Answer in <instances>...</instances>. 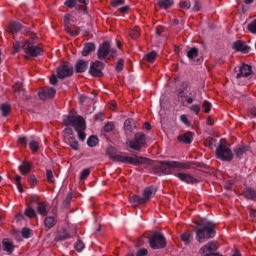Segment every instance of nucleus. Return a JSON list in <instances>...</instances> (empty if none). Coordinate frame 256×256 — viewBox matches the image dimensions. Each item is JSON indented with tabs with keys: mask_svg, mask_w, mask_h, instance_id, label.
I'll use <instances>...</instances> for the list:
<instances>
[{
	"mask_svg": "<svg viewBox=\"0 0 256 256\" xmlns=\"http://www.w3.org/2000/svg\"><path fill=\"white\" fill-rule=\"evenodd\" d=\"M196 228V240L198 243H203L205 239H213L215 237V223L207 220V218H201L200 222H195Z\"/></svg>",
	"mask_w": 256,
	"mask_h": 256,
	"instance_id": "obj_1",
	"label": "nucleus"
},
{
	"mask_svg": "<svg viewBox=\"0 0 256 256\" xmlns=\"http://www.w3.org/2000/svg\"><path fill=\"white\" fill-rule=\"evenodd\" d=\"M36 39L37 37H31L29 40H25V42L15 41L14 53H19L23 49L29 57H39L43 53V48L37 45Z\"/></svg>",
	"mask_w": 256,
	"mask_h": 256,
	"instance_id": "obj_2",
	"label": "nucleus"
},
{
	"mask_svg": "<svg viewBox=\"0 0 256 256\" xmlns=\"http://www.w3.org/2000/svg\"><path fill=\"white\" fill-rule=\"evenodd\" d=\"M63 125L65 127H74L75 131L78 133V138L80 141H85V129H87V125L85 124V119L81 116H75L73 114H69L67 118L63 120Z\"/></svg>",
	"mask_w": 256,
	"mask_h": 256,
	"instance_id": "obj_3",
	"label": "nucleus"
},
{
	"mask_svg": "<svg viewBox=\"0 0 256 256\" xmlns=\"http://www.w3.org/2000/svg\"><path fill=\"white\" fill-rule=\"evenodd\" d=\"M147 145V136L143 132L134 134L133 139L126 141L127 151L130 153H139Z\"/></svg>",
	"mask_w": 256,
	"mask_h": 256,
	"instance_id": "obj_4",
	"label": "nucleus"
},
{
	"mask_svg": "<svg viewBox=\"0 0 256 256\" xmlns=\"http://www.w3.org/2000/svg\"><path fill=\"white\" fill-rule=\"evenodd\" d=\"M215 153L217 159H221V161H233V151H231V148H229V143H227V139L225 138L220 140Z\"/></svg>",
	"mask_w": 256,
	"mask_h": 256,
	"instance_id": "obj_5",
	"label": "nucleus"
},
{
	"mask_svg": "<svg viewBox=\"0 0 256 256\" xmlns=\"http://www.w3.org/2000/svg\"><path fill=\"white\" fill-rule=\"evenodd\" d=\"M175 161H152V167L156 175H171L173 169H175Z\"/></svg>",
	"mask_w": 256,
	"mask_h": 256,
	"instance_id": "obj_6",
	"label": "nucleus"
},
{
	"mask_svg": "<svg viewBox=\"0 0 256 256\" xmlns=\"http://www.w3.org/2000/svg\"><path fill=\"white\" fill-rule=\"evenodd\" d=\"M197 97V92L191 88V86L187 84H183L182 89L178 92V100L181 103H188L191 105L193 103V99Z\"/></svg>",
	"mask_w": 256,
	"mask_h": 256,
	"instance_id": "obj_7",
	"label": "nucleus"
},
{
	"mask_svg": "<svg viewBox=\"0 0 256 256\" xmlns=\"http://www.w3.org/2000/svg\"><path fill=\"white\" fill-rule=\"evenodd\" d=\"M148 243L151 249H165L167 247V239L159 232H154L149 238Z\"/></svg>",
	"mask_w": 256,
	"mask_h": 256,
	"instance_id": "obj_8",
	"label": "nucleus"
},
{
	"mask_svg": "<svg viewBox=\"0 0 256 256\" xmlns=\"http://www.w3.org/2000/svg\"><path fill=\"white\" fill-rule=\"evenodd\" d=\"M119 163H130V165H152L153 160H150L149 158L143 157V156H137L129 157V156H122L118 158Z\"/></svg>",
	"mask_w": 256,
	"mask_h": 256,
	"instance_id": "obj_9",
	"label": "nucleus"
},
{
	"mask_svg": "<svg viewBox=\"0 0 256 256\" xmlns=\"http://www.w3.org/2000/svg\"><path fill=\"white\" fill-rule=\"evenodd\" d=\"M73 65L69 62H65L63 65L57 68V77L58 79H67L73 75Z\"/></svg>",
	"mask_w": 256,
	"mask_h": 256,
	"instance_id": "obj_10",
	"label": "nucleus"
},
{
	"mask_svg": "<svg viewBox=\"0 0 256 256\" xmlns=\"http://www.w3.org/2000/svg\"><path fill=\"white\" fill-rule=\"evenodd\" d=\"M104 69L105 64L99 60H96L90 64L89 73L92 75V77H103Z\"/></svg>",
	"mask_w": 256,
	"mask_h": 256,
	"instance_id": "obj_11",
	"label": "nucleus"
},
{
	"mask_svg": "<svg viewBox=\"0 0 256 256\" xmlns=\"http://www.w3.org/2000/svg\"><path fill=\"white\" fill-rule=\"evenodd\" d=\"M111 51V43L109 41H105L103 42L97 51V57L98 59H100L101 61H103V59H107V56L109 55Z\"/></svg>",
	"mask_w": 256,
	"mask_h": 256,
	"instance_id": "obj_12",
	"label": "nucleus"
},
{
	"mask_svg": "<svg viewBox=\"0 0 256 256\" xmlns=\"http://www.w3.org/2000/svg\"><path fill=\"white\" fill-rule=\"evenodd\" d=\"M235 71L237 73L236 79H241V77H249V75L253 73L251 65L247 64H243L242 66L235 68Z\"/></svg>",
	"mask_w": 256,
	"mask_h": 256,
	"instance_id": "obj_13",
	"label": "nucleus"
},
{
	"mask_svg": "<svg viewBox=\"0 0 256 256\" xmlns=\"http://www.w3.org/2000/svg\"><path fill=\"white\" fill-rule=\"evenodd\" d=\"M233 151L237 159H243L251 151V147L249 145H237Z\"/></svg>",
	"mask_w": 256,
	"mask_h": 256,
	"instance_id": "obj_14",
	"label": "nucleus"
},
{
	"mask_svg": "<svg viewBox=\"0 0 256 256\" xmlns=\"http://www.w3.org/2000/svg\"><path fill=\"white\" fill-rule=\"evenodd\" d=\"M217 242L210 241L206 245L200 248L199 253L200 255H205V253H215L217 251Z\"/></svg>",
	"mask_w": 256,
	"mask_h": 256,
	"instance_id": "obj_15",
	"label": "nucleus"
},
{
	"mask_svg": "<svg viewBox=\"0 0 256 256\" xmlns=\"http://www.w3.org/2000/svg\"><path fill=\"white\" fill-rule=\"evenodd\" d=\"M133 122H134L133 118H128L124 122V131H125V135H127V137H131V135H133V132L137 128V126H135V124Z\"/></svg>",
	"mask_w": 256,
	"mask_h": 256,
	"instance_id": "obj_16",
	"label": "nucleus"
},
{
	"mask_svg": "<svg viewBox=\"0 0 256 256\" xmlns=\"http://www.w3.org/2000/svg\"><path fill=\"white\" fill-rule=\"evenodd\" d=\"M232 49H235V51H240V53H249V51H251V47L246 45L241 40L235 41L232 45Z\"/></svg>",
	"mask_w": 256,
	"mask_h": 256,
	"instance_id": "obj_17",
	"label": "nucleus"
},
{
	"mask_svg": "<svg viewBox=\"0 0 256 256\" xmlns=\"http://www.w3.org/2000/svg\"><path fill=\"white\" fill-rule=\"evenodd\" d=\"M175 177H178V179H180V181H184V183H188V184H191V185H195V183H199V180L195 179L190 174L176 173Z\"/></svg>",
	"mask_w": 256,
	"mask_h": 256,
	"instance_id": "obj_18",
	"label": "nucleus"
},
{
	"mask_svg": "<svg viewBox=\"0 0 256 256\" xmlns=\"http://www.w3.org/2000/svg\"><path fill=\"white\" fill-rule=\"evenodd\" d=\"M21 29H23L22 23H19L17 21H12L10 22L7 28V32L10 33V35H17V33L21 31Z\"/></svg>",
	"mask_w": 256,
	"mask_h": 256,
	"instance_id": "obj_19",
	"label": "nucleus"
},
{
	"mask_svg": "<svg viewBox=\"0 0 256 256\" xmlns=\"http://www.w3.org/2000/svg\"><path fill=\"white\" fill-rule=\"evenodd\" d=\"M2 249L3 251H6V253H9V255H11V253L15 251V246L13 245V241L9 238H4L2 240Z\"/></svg>",
	"mask_w": 256,
	"mask_h": 256,
	"instance_id": "obj_20",
	"label": "nucleus"
},
{
	"mask_svg": "<svg viewBox=\"0 0 256 256\" xmlns=\"http://www.w3.org/2000/svg\"><path fill=\"white\" fill-rule=\"evenodd\" d=\"M74 67L76 73H85V71H87L89 68V62L85 60H78Z\"/></svg>",
	"mask_w": 256,
	"mask_h": 256,
	"instance_id": "obj_21",
	"label": "nucleus"
},
{
	"mask_svg": "<svg viewBox=\"0 0 256 256\" xmlns=\"http://www.w3.org/2000/svg\"><path fill=\"white\" fill-rule=\"evenodd\" d=\"M193 132L188 131L182 135L178 136V141H180L181 143H185L186 145H191V143H193Z\"/></svg>",
	"mask_w": 256,
	"mask_h": 256,
	"instance_id": "obj_22",
	"label": "nucleus"
},
{
	"mask_svg": "<svg viewBox=\"0 0 256 256\" xmlns=\"http://www.w3.org/2000/svg\"><path fill=\"white\" fill-rule=\"evenodd\" d=\"M67 239H71V234L67 232L65 229L58 230L54 241L58 243L59 241H67Z\"/></svg>",
	"mask_w": 256,
	"mask_h": 256,
	"instance_id": "obj_23",
	"label": "nucleus"
},
{
	"mask_svg": "<svg viewBox=\"0 0 256 256\" xmlns=\"http://www.w3.org/2000/svg\"><path fill=\"white\" fill-rule=\"evenodd\" d=\"M95 49H97V46H95V43L88 42L84 45V48L81 51V55L83 57H88V55H91V53H93V51H95Z\"/></svg>",
	"mask_w": 256,
	"mask_h": 256,
	"instance_id": "obj_24",
	"label": "nucleus"
},
{
	"mask_svg": "<svg viewBox=\"0 0 256 256\" xmlns=\"http://www.w3.org/2000/svg\"><path fill=\"white\" fill-rule=\"evenodd\" d=\"M107 155L109 156V159L112 161H117L119 163V158H121V155H117V149L113 146H110L107 148L106 151Z\"/></svg>",
	"mask_w": 256,
	"mask_h": 256,
	"instance_id": "obj_25",
	"label": "nucleus"
},
{
	"mask_svg": "<svg viewBox=\"0 0 256 256\" xmlns=\"http://www.w3.org/2000/svg\"><path fill=\"white\" fill-rule=\"evenodd\" d=\"M157 193V188L154 186H150L144 189L143 191V197L146 201H149L153 195Z\"/></svg>",
	"mask_w": 256,
	"mask_h": 256,
	"instance_id": "obj_26",
	"label": "nucleus"
},
{
	"mask_svg": "<svg viewBox=\"0 0 256 256\" xmlns=\"http://www.w3.org/2000/svg\"><path fill=\"white\" fill-rule=\"evenodd\" d=\"M130 203L133 205V207H137V204L138 205H145V203H147V201L145 200L144 196L141 197V196H138V195H134L130 198Z\"/></svg>",
	"mask_w": 256,
	"mask_h": 256,
	"instance_id": "obj_27",
	"label": "nucleus"
},
{
	"mask_svg": "<svg viewBox=\"0 0 256 256\" xmlns=\"http://www.w3.org/2000/svg\"><path fill=\"white\" fill-rule=\"evenodd\" d=\"M243 195L245 199H249L250 201H256V190L253 188L244 189Z\"/></svg>",
	"mask_w": 256,
	"mask_h": 256,
	"instance_id": "obj_28",
	"label": "nucleus"
},
{
	"mask_svg": "<svg viewBox=\"0 0 256 256\" xmlns=\"http://www.w3.org/2000/svg\"><path fill=\"white\" fill-rule=\"evenodd\" d=\"M31 165L32 164L30 162H22L18 169L22 175H27L31 172Z\"/></svg>",
	"mask_w": 256,
	"mask_h": 256,
	"instance_id": "obj_29",
	"label": "nucleus"
},
{
	"mask_svg": "<svg viewBox=\"0 0 256 256\" xmlns=\"http://www.w3.org/2000/svg\"><path fill=\"white\" fill-rule=\"evenodd\" d=\"M24 215L25 217H28V219H33V217H37V212L35 211V208H33V206L28 205L24 211Z\"/></svg>",
	"mask_w": 256,
	"mask_h": 256,
	"instance_id": "obj_30",
	"label": "nucleus"
},
{
	"mask_svg": "<svg viewBox=\"0 0 256 256\" xmlns=\"http://www.w3.org/2000/svg\"><path fill=\"white\" fill-rule=\"evenodd\" d=\"M174 3V0H158L160 9H169V7H173Z\"/></svg>",
	"mask_w": 256,
	"mask_h": 256,
	"instance_id": "obj_31",
	"label": "nucleus"
},
{
	"mask_svg": "<svg viewBox=\"0 0 256 256\" xmlns=\"http://www.w3.org/2000/svg\"><path fill=\"white\" fill-rule=\"evenodd\" d=\"M64 30L71 33V14L64 15Z\"/></svg>",
	"mask_w": 256,
	"mask_h": 256,
	"instance_id": "obj_32",
	"label": "nucleus"
},
{
	"mask_svg": "<svg viewBox=\"0 0 256 256\" xmlns=\"http://www.w3.org/2000/svg\"><path fill=\"white\" fill-rule=\"evenodd\" d=\"M180 237H181V241H183V243L185 245H190L191 244V240L193 239V233L185 232Z\"/></svg>",
	"mask_w": 256,
	"mask_h": 256,
	"instance_id": "obj_33",
	"label": "nucleus"
},
{
	"mask_svg": "<svg viewBox=\"0 0 256 256\" xmlns=\"http://www.w3.org/2000/svg\"><path fill=\"white\" fill-rule=\"evenodd\" d=\"M88 147H97L99 145V137L92 135L87 140Z\"/></svg>",
	"mask_w": 256,
	"mask_h": 256,
	"instance_id": "obj_34",
	"label": "nucleus"
},
{
	"mask_svg": "<svg viewBox=\"0 0 256 256\" xmlns=\"http://www.w3.org/2000/svg\"><path fill=\"white\" fill-rule=\"evenodd\" d=\"M187 57L190 60L195 59V57H199V48L197 47H192L188 52H187Z\"/></svg>",
	"mask_w": 256,
	"mask_h": 256,
	"instance_id": "obj_35",
	"label": "nucleus"
},
{
	"mask_svg": "<svg viewBox=\"0 0 256 256\" xmlns=\"http://www.w3.org/2000/svg\"><path fill=\"white\" fill-rule=\"evenodd\" d=\"M144 61H148V63H153V61H155V59H157V51L153 50L151 52H149L148 54H146L144 56Z\"/></svg>",
	"mask_w": 256,
	"mask_h": 256,
	"instance_id": "obj_36",
	"label": "nucleus"
},
{
	"mask_svg": "<svg viewBox=\"0 0 256 256\" xmlns=\"http://www.w3.org/2000/svg\"><path fill=\"white\" fill-rule=\"evenodd\" d=\"M37 213H39V215H42V217H47V206L45 205V203L40 202L38 204Z\"/></svg>",
	"mask_w": 256,
	"mask_h": 256,
	"instance_id": "obj_37",
	"label": "nucleus"
},
{
	"mask_svg": "<svg viewBox=\"0 0 256 256\" xmlns=\"http://www.w3.org/2000/svg\"><path fill=\"white\" fill-rule=\"evenodd\" d=\"M0 111H2V117H8L9 113H11V105L9 104H1Z\"/></svg>",
	"mask_w": 256,
	"mask_h": 256,
	"instance_id": "obj_38",
	"label": "nucleus"
},
{
	"mask_svg": "<svg viewBox=\"0 0 256 256\" xmlns=\"http://www.w3.org/2000/svg\"><path fill=\"white\" fill-rule=\"evenodd\" d=\"M175 169H191V162H177L174 161Z\"/></svg>",
	"mask_w": 256,
	"mask_h": 256,
	"instance_id": "obj_39",
	"label": "nucleus"
},
{
	"mask_svg": "<svg viewBox=\"0 0 256 256\" xmlns=\"http://www.w3.org/2000/svg\"><path fill=\"white\" fill-rule=\"evenodd\" d=\"M69 33L70 37H77L79 33H81V28L75 25H72V28L70 27V32Z\"/></svg>",
	"mask_w": 256,
	"mask_h": 256,
	"instance_id": "obj_40",
	"label": "nucleus"
},
{
	"mask_svg": "<svg viewBox=\"0 0 256 256\" xmlns=\"http://www.w3.org/2000/svg\"><path fill=\"white\" fill-rule=\"evenodd\" d=\"M44 225L48 229H51L55 225V217L51 216V217L45 218Z\"/></svg>",
	"mask_w": 256,
	"mask_h": 256,
	"instance_id": "obj_41",
	"label": "nucleus"
},
{
	"mask_svg": "<svg viewBox=\"0 0 256 256\" xmlns=\"http://www.w3.org/2000/svg\"><path fill=\"white\" fill-rule=\"evenodd\" d=\"M69 145L73 151H79V142L77 141V138L72 136V139L69 141Z\"/></svg>",
	"mask_w": 256,
	"mask_h": 256,
	"instance_id": "obj_42",
	"label": "nucleus"
},
{
	"mask_svg": "<svg viewBox=\"0 0 256 256\" xmlns=\"http://www.w3.org/2000/svg\"><path fill=\"white\" fill-rule=\"evenodd\" d=\"M139 35H141V30L138 26H136L133 30H131L130 37L132 39H139Z\"/></svg>",
	"mask_w": 256,
	"mask_h": 256,
	"instance_id": "obj_43",
	"label": "nucleus"
},
{
	"mask_svg": "<svg viewBox=\"0 0 256 256\" xmlns=\"http://www.w3.org/2000/svg\"><path fill=\"white\" fill-rule=\"evenodd\" d=\"M46 179H47L48 183L55 182V176L53 175V170H51V169L46 170Z\"/></svg>",
	"mask_w": 256,
	"mask_h": 256,
	"instance_id": "obj_44",
	"label": "nucleus"
},
{
	"mask_svg": "<svg viewBox=\"0 0 256 256\" xmlns=\"http://www.w3.org/2000/svg\"><path fill=\"white\" fill-rule=\"evenodd\" d=\"M44 91H46L48 97H50V99H53V97H55L57 90H55V88L51 87H45Z\"/></svg>",
	"mask_w": 256,
	"mask_h": 256,
	"instance_id": "obj_45",
	"label": "nucleus"
},
{
	"mask_svg": "<svg viewBox=\"0 0 256 256\" xmlns=\"http://www.w3.org/2000/svg\"><path fill=\"white\" fill-rule=\"evenodd\" d=\"M71 199H73V193L70 192L63 200V207H69L71 205Z\"/></svg>",
	"mask_w": 256,
	"mask_h": 256,
	"instance_id": "obj_46",
	"label": "nucleus"
},
{
	"mask_svg": "<svg viewBox=\"0 0 256 256\" xmlns=\"http://www.w3.org/2000/svg\"><path fill=\"white\" fill-rule=\"evenodd\" d=\"M115 129V123L113 122H107L105 125H104V131L105 133H111V131Z\"/></svg>",
	"mask_w": 256,
	"mask_h": 256,
	"instance_id": "obj_47",
	"label": "nucleus"
},
{
	"mask_svg": "<svg viewBox=\"0 0 256 256\" xmlns=\"http://www.w3.org/2000/svg\"><path fill=\"white\" fill-rule=\"evenodd\" d=\"M30 149L33 151V153H37L39 151V142L32 140L30 143Z\"/></svg>",
	"mask_w": 256,
	"mask_h": 256,
	"instance_id": "obj_48",
	"label": "nucleus"
},
{
	"mask_svg": "<svg viewBox=\"0 0 256 256\" xmlns=\"http://www.w3.org/2000/svg\"><path fill=\"white\" fill-rule=\"evenodd\" d=\"M123 67H125V60H123V59H119L118 61H117V64H116V71L119 73V72H121V71H123Z\"/></svg>",
	"mask_w": 256,
	"mask_h": 256,
	"instance_id": "obj_49",
	"label": "nucleus"
},
{
	"mask_svg": "<svg viewBox=\"0 0 256 256\" xmlns=\"http://www.w3.org/2000/svg\"><path fill=\"white\" fill-rule=\"evenodd\" d=\"M202 107L204 109V113H210L211 112V103L207 100H205L202 104Z\"/></svg>",
	"mask_w": 256,
	"mask_h": 256,
	"instance_id": "obj_50",
	"label": "nucleus"
},
{
	"mask_svg": "<svg viewBox=\"0 0 256 256\" xmlns=\"http://www.w3.org/2000/svg\"><path fill=\"white\" fill-rule=\"evenodd\" d=\"M75 249H76V251L81 253V251H83L85 249V244L83 243V241L78 240L76 245H75Z\"/></svg>",
	"mask_w": 256,
	"mask_h": 256,
	"instance_id": "obj_51",
	"label": "nucleus"
},
{
	"mask_svg": "<svg viewBox=\"0 0 256 256\" xmlns=\"http://www.w3.org/2000/svg\"><path fill=\"white\" fill-rule=\"evenodd\" d=\"M64 5H66V7H68L69 9H73V7L77 6V0H66L64 2Z\"/></svg>",
	"mask_w": 256,
	"mask_h": 256,
	"instance_id": "obj_52",
	"label": "nucleus"
},
{
	"mask_svg": "<svg viewBox=\"0 0 256 256\" xmlns=\"http://www.w3.org/2000/svg\"><path fill=\"white\" fill-rule=\"evenodd\" d=\"M247 29L250 31V33L256 34V19L248 24Z\"/></svg>",
	"mask_w": 256,
	"mask_h": 256,
	"instance_id": "obj_53",
	"label": "nucleus"
},
{
	"mask_svg": "<svg viewBox=\"0 0 256 256\" xmlns=\"http://www.w3.org/2000/svg\"><path fill=\"white\" fill-rule=\"evenodd\" d=\"M22 237H24V239H29V237H31V229L29 228H23L21 231Z\"/></svg>",
	"mask_w": 256,
	"mask_h": 256,
	"instance_id": "obj_54",
	"label": "nucleus"
},
{
	"mask_svg": "<svg viewBox=\"0 0 256 256\" xmlns=\"http://www.w3.org/2000/svg\"><path fill=\"white\" fill-rule=\"evenodd\" d=\"M89 175H91V170H89L88 168H87V169H84V170L81 172L80 180H81V181L85 180L86 178L89 177Z\"/></svg>",
	"mask_w": 256,
	"mask_h": 256,
	"instance_id": "obj_55",
	"label": "nucleus"
},
{
	"mask_svg": "<svg viewBox=\"0 0 256 256\" xmlns=\"http://www.w3.org/2000/svg\"><path fill=\"white\" fill-rule=\"evenodd\" d=\"M38 96L39 98L42 100V101H47V99H50L49 95L47 94V91L44 89L42 90V92H39L38 93Z\"/></svg>",
	"mask_w": 256,
	"mask_h": 256,
	"instance_id": "obj_56",
	"label": "nucleus"
},
{
	"mask_svg": "<svg viewBox=\"0 0 256 256\" xmlns=\"http://www.w3.org/2000/svg\"><path fill=\"white\" fill-rule=\"evenodd\" d=\"M63 133H65V135H69L70 140L72 139V137H75V133H73V129L70 127L65 128Z\"/></svg>",
	"mask_w": 256,
	"mask_h": 256,
	"instance_id": "obj_57",
	"label": "nucleus"
},
{
	"mask_svg": "<svg viewBox=\"0 0 256 256\" xmlns=\"http://www.w3.org/2000/svg\"><path fill=\"white\" fill-rule=\"evenodd\" d=\"M190 111H192L196 115H199V111H201V107H199V105L197 104H193L192 106H190Z\"/></svg>",
	"mask_w": 256,
	"mask_h": 256,
	"instance_id": "obj_58",
	"label": "nucleus"
},
{
	"mask_svg": "<svg viewBox=\"0 0 256 256\" xmlns=\"http://www.w3.org/2000/svg\"><path fill=\"white\" fill-rule=\"evenodd\" d=\"M112 7H118V5H125V0H111Z\"/></svg>",
	"mask_w": 256,
	"mask_h": 256,
	"instance_id": "obj_59",
	"label": "nucleus"
},
{
	"mask_svg": "<svg viewBox=\"0 0 256 256\" xmlns=\"http://www.w3.org/2000/svg\"><path fill=\"white\" fill-rule=\"evenodd\" d=\"M204 145L206 147H209V149H213V147H215V144H213V138H209L208 140H205Z\"/></svg>",
	"mask_w": 256,
	"mask_h": 256,
	"instance_id": "obj_60",
	"label": "nucleus"
},
{
	"mask_svg": "<svg viewBox=\"0 0 256 256\" xmlns=\"http://www.w3.org/2000/svg\"><path fill=\"white\" fill-rule=\"evenodd\" d=\"M180 7L182 9H191V2L190 1L180 2Z\"/></svg>",
	"mask_w": 256,
	"mask_h": 256,
	"instance_id": "obj_61",
	"label": "nucleus"
},
{
	"mask_svg": "<svg viewBox=\"0 0 256 256\" xmlns=\"http://www.w3.org/2000/svg\"><path fill=\"white\" fill-rule=\"evenodd\" d=\"M24 35H31V37H37L35 32L31 31L30 27L24 29Z\"/></svg>",
	"mask_w": 256,
	"mask_h": 256,
	"instance_id": "obj_62",
	"label": "nucleus"
},
{
	"mask_svg": "<svg viewBox=\"0 0 256 256\" xmlns=\"http://www.w3.org/2000/svg\"><path fill=\"white\" fill-rule=\"evenodd\" d=\"M147 253H149V252L147 251V249L142 248V249H140V250L137 251L136 256H147Z\"/></svg>",
	"mask_w": 256,
	"mask_h": 256,
	"instance_id": "obj_63",
	"label": "nucleus"
},
{
	"mask_svg": "<svg viewBox=\"0 0 256 256\" xmlns=\"http://www.w3.org/2000/svg\"><path fill=\"white\" fill-rule=\"evenodd\" d=\"M193 11H201V2L195 1Z\"/></svg>",
	"mask_w": 256,
	"mask_h": 256,
	"instance_id": "obj_64",
	"label": "nucleus"
}]
</instances>
